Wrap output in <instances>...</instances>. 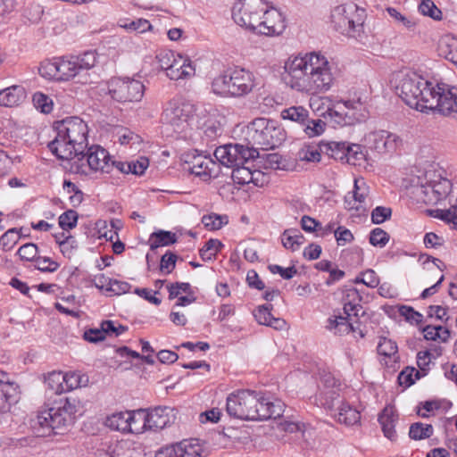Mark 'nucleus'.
Returning <instances> with one entry per match:
<instances>
[{
	"label": "nucleus",
	"mask_w": 457,
	"mask_h": 457,
	"mask_svg": "<svg viewBox=\"0 0 457 457\" xmlns=\"http://www.w3.org/2000/svg\"><path fill=\"white\" fill-rule=\"evenodd\" d=\"M284 80L295 90L318 95L331 88L334 77L328 59L312 52L288 60L285 64Z\"/></svg>",
	"instance_id": "obj_1"
},
{
	"label": "nucleus",
	"mask_w": 457,
	"mask_h": 457,
	"mask_svg": "<svg viewBox=\"0 0 457 457\" xmlns=\"http://www.w3.org/2000/svg\"><path fill=\"white\" fill-rule=\"evenodd\" d=\"M285 403L279 399L270 400L262 393L239 390L228 395L226 410L230 417L245 420H264L280 418Z\"/></svg>",
	"instance_id": "obj_2"
},
{
	"label": "nucleus",
	"mask_w": 457,
	"mask_h": 457,
	"mask_svg": "<svg viewBox=\"0 0 457 457\" xmlns=\"http://www.w3.org/2000/svg\"><path fill=\"white\" fill-rule=\"evenodd\" d=\"M56 137L48 144L50 151L61 160H71L84 152L87 142V125L79 117L57 121Z\"/></svg>",
	"instance_id": "obj_3"
},
{
	"label": "nucleus",
	"mask_w": 457,
	"mask_h": 457,
	"mask_svg": "<svg viewBox=\"0 0 457 457\" xmlns=\"http://www.w3.org/2000/svg\"><path fill=\"white\" fill-rule=\"evenodd\" d=\"M257 86L254 74L245 68L228 69L216 76L212 82V92L222 97H243Z\"/></svg>",
	"instance_id": "obj_4"
},
{
	"label": "nucleus",
	"mask_w": 457,
	"mask_h": 457,
	"mask_svg": "<svg viewBox=\"0 0 457 457\" xmlns=\"http://www.w3.org/2000/svg\"><path fill=\"white\" fill-rule=\"evenodd\" d=\"M433 84L425 79L415 71H408L403 74L399 84L396 86V94L411 108L426 112L429 104L426 99L432 96Z\"/></svg>",
	"instance_id": "obj_5"
},
{
	"label": "nucleus",
	"mask_w": 457,
	"mask_h": 457,
	"mask_svg": "<svg viewBox=\"0 0 457 457\" xmlns=\"http://www.w3.org/2000/svg\"><path fill=\"white\" fill-rule=\"evenodd\" d=\"M285 138V130L273 120L257 118L246 128L247 145L256 151L274 149L280 145Z\"/></svg>",
	"instance_id": "obj_6"
},
{
	"label": "nucleus",
	"mask_w": 457,
	"mask_h": 457,
	"mask_svg": "<svg viewBox=\"0 0 457 457\" xmlns=\"http://www.w3.org/2000/svg\"><path fill=\"white\" fill-rule=\"evenodd\" d=\"M79 408V402L77 399L61 398L54 402V406L37 415V423L41 428H50L57 434V430L73 424Z\"/></svg>",
	"instance_id": "obj_7"
},
{
	"label": "nucleus",
	"mask_w": 457,
	"mask_h": 457,
	"mask_svg": "<svg viewBox=\"0 0 457 457\" xmlns=\"http://www.w3.org/2000/svg\"><path fill=\"white\" fill-rule=\"evenodd\" d=\"M195 106L182 97L170 100L162 113V121L176 133L186 131L195 113Z\"/></svg>",
	"instance_id": "obj_8"
},
{
	"label": "nucleus",
	"mask_w": 457,
	"mask_h": 457,
	"mask_svg": "<svg viewBox=\"0 0 457 457\" xmlns=\"http://www.w3.org/2000/svg\"><path fill=\"white\" fill-rule=\"evenodd\" d=\"M267 4L264 0H238L232 7V18L237 25L255 32Z\"/></svg>",
	"instance_id": "obj_9"
},
{
	"label": "nucleus",
	"mask_w": 457,
	"mask_h": 457,
	"mask_svg": "<svg viewBox=\"0 0 457 457\" xmlns=\"http://www.w3.org/2000/svg\"><path fill=\"white\" fill-rule=\"evenodd\" d=\"M56 63L58 80H70L94 68L96 63V54L93 51H87L79 55L57 58Z\"/></svg>",
	"instance_id": "obj_10"
},
{
	"label": "nucleus",
	"mask_w": 457,
	"mask_h": 457,
	"mask_svg": "<svg viewBox=\"0 0 457 457\" xmlns=\"http://www.w3.org/2000/svg\"><path fill=\"white\" fill-rule=\"evenodd\" d=\"M429 104L428 111L457 118V87L445 83H437L433 89L432 96L426 99Z\"/></svg>",
	"instance_id": "obj_11"
},
{
	"label": "nucleus",
	"mask_w": 457,
	"mask_h": 457,
	"mask_svg": "<svg viewBox=\"0 0 457 457\" xmlns=\"http://www.w3.org/2000/svg\"><path fill=\"white\" fill-rule=\"evenodd\" d=\"M258 151L249 148V145L240 144H228L217 147L214 151V156L219 162L227 167L233 168L237 164L249 162L258 156Z\"/></svg>",
	"instance_id": "obj_12"
},
{
	"label": "nucleus",
	"mask_w": 457,
	"mask_h": 457,
	"mask_svg": "<svg viewBox=\"0 0 457 457\" xmlns=\"http://www.w3.org/2000/svg\"><path fill=\"white\" fill-rule=\"evenodd\" d=\"M108 91L118 102H137L144 96L145 86L137 79L113 78L108 82Z\"/></svg>",
	"instance_id": "obj_13"
},
{
	"label": "nucleus",
	"mask_w": 457,
	"mask_h": 457,
	"mask_svg": "<svg viewBox=\"0 0 457 457\" xmlns=\"http://www.w3.org/2000/svg\"><path fill=\"white\" fill-rule=\"evenodd\" d=\"M359 12L364 11L353 3L336 6L331 12V21L335 29L343 34L355 31L356 28L361 25Z\"/></svg>",
	"instance_id": "obj_14"
},
{
	"label": "nucleus",
	"mask_w": 457,
	"mask_h": 457,
	"mask_svg": "<svg viewBox=\"0 0 457 457\" xmlns=\"http://www.w3.org/2000/svg\"><path fill=\"white\" fill-rule=\"evenodd\" d=\"M281 117L300 125L309 137L320 136L325 131L326 123L320 119L311 120L309 111L300 105L284 109Z\"/></svg>",
	"instance_id": "obj_15"
},
{
	"label": "nucleus",
	"mask_w": 457,
	"mask_h": 457,
	"mask_svg": "<svg viewBox=\"0 0 457 457\" xmlns=\"http://www.w3.org/2000/svg\"><path fill=\"white\" fill-rule=\"evenodd\" d=\"M137 415L142 416L145 428L158 431L175 423L178 411L170 406H157L149 409L146 413L139 411Z\"/></svg>",
	"instance_id": "obj_16"
},
{
	"label": "nucleus",
	"mask_w": 457,
	"mask_h": 457,
	"mask_svg": "<svg viewBox=\"0 0 457 457\" xmlns=\"http://www.w3.org/2000/svg\"><path fill=\"white\" fill-rule=\"evenodd\" d=\"M337 107L338 110H330L329 115L334 117L335 122L340 126L351 125L366 118L364 113H358L362 109V104L360 100L341 101L337 104Z\"/></svg>",
	"instance_id": "obj_17"
},
{
	"label": "nucleus",
	"mask_w": 457,
	"mask_h": 457,
	"mask_svg": "<svg viewBox=\"0 0 457 457\" xmlns=\"http://www.w3.org/2000/svg\"><path fill=\"white\" fill-rule=\"evenodd\" d=\"M286 29V21L282 12L276 8H268L262 14V19L258 23L255 33L265 36L280 35Z\"/></svg>",
	"instance_id": "obj_18"
},
{
	"label": "nucleus",
	"mask_w": 457,
	"mask_h": 457,
	"mask_svg": "<svg viewBox=\"0 0 457 457\" xmlns=\"http://www.w3.org/2000/svg\"><path fill=\"white\" fill-rule=\"evenodd\" d=\"M80 154L82 156L79 161L82 162L86 159L87 168L91 170L102 173H111L113 170V164H110L112 158L109 153L100 145H92L86 154L83 153Z\"/></svg>",
	"instance_id": "obj_19"
},
{
	"label": "nucleus",
	"mask_w": 457,
	"mask_h": 457,
	"mask_svg": "<svg viewBox=\"0 0 457 457\" xmlns=\"http://www.w3.org/2000/svg\"><path fill=\"white\" fill-rule=\"evenodd\" d=\"M18 386L8 381L6 373L0 371V412L10 411L12 404L19 402Z\"/></svg>",
	"instance_id": "obj_20"
},
{
	"label": "nucleus",
	"mask_w": 457,
	"mask_h": 457,
	"mask_svg": "<svg viewBox=\"0 0 457 457\" xmlns=\"http://www.w3.org/2000/svg\"><path fill=\"white\" fill-rule=\"evenodd\" d=\"M218 164L210 157L204 155L194 156L191 161V166L188 170L192 174L207 180L212 177L215 178L218 175L216 168Z\"/></svg>",
	"instance_id": "obj_21"
},
{
	"label": "nucleus",
	"mask_w": 457,
	"mask_h": 457,
	"mask_svg": "<svg viewBox=\"0 0 457 457\" xmlns=\"http://www.w3.org/2000/svg\"><path fill=\"white\" fill-rule=\"evenodd\" d=\"M195 69L192 62L185 56L176 54L172 65L167 71V77L173 80L188 79L195 75Z\"/></svg>",
	"instance_id": "obj_22"
},
{
	"label": "nucleus",
	"mask_w": 457,
	"mask_h": 457,
	"mask_svg": "<svg viewBox=\"0 0 457 457\" xmlns=\"http://www.w3.org/2000/svg\"><path fill=\"white\" fill-rule=\"evenodd\" d=\"M378 353L383 356V361L387 368L394 370L397 368L400 356L398 354V347L395 341L386 337H380L377 346Z\"/></svg>",
	"instance_id": "obj_23"
},
{
	"label": "nucleus",
	"mask_w": 457,
	"mask_h": 457,
	"mask_svg": "<svg viewBox=\"0 0 457 457\" xmlns=\"http://www.w3.org/2000/svg\"><path fill=\"white\" fill-rule=\"evenodd\" d=\"M136 413L133 411H120L107 417L105 425L112 430L120 432H132V424L135 422Z\"/></svg>",
	"instance_id": "obj_24"
},
{
	"label": "nucleus",
	"mask_w": 457,
	"mask_h": 457,
	"mask_svg": "<svg viewBox=\"0 0 457 457\" xmlns=\"http://www.w3.org/2000/svg\"><path fill=\"white\" fill-rule=\"evenodd\" d=\"M398 137L386 130H379L370 134L369 141L378 152H389L395 148Z\"/></svg>",
	"instance_id": "obj_25"
},
{
	"label": "nucleus",
	"mask_w": 457,
	"mask_h": 457,
	"mask_svg": "<svg viewBox=\"0 0 457 457\" xmlns=\"http://www.w3.org/2000/svg\"><path fill=\"white\" fill-rule=\"evenodd\" d=\"M398 421V414L392 406H386L378 416V422L381 425L383 433L386 437L391 441L395 440L397 435L395 429Z\"/></svg>",
	"instance_id": "obj_26"
},
{
	"label": "nucleus",
	"mask_w": 457,
	"mask_h": 457,
	"mask_svg": "<svg viewBox=\"0 0 457 457\" xmlns=\"http://www.w3.org/2000/svg\"><path fill=\"white\" fill-rule=\"evenodd\" d=\"M271 310V304L260 305L253 311V316L256 321L261 325L269 326L275 329H281L286 325V322L283 319L273 317L270 312Z\"/></svg>",
	"instance_id": "obj_27"
},
{
	"label": "nucleus",
	"mask_w": 457,
	"mask_h": 457,
	"mask_svg": "<svg viewBox=\"0 0 457 457\" xmlns=\"http://www.w3.org/2000/svg\"><path fill=\"white\" fill-rule=\"evenodd\" d=\"M347 144L345 142H325L320 143V150L328 155L329 157L340 161L345 162Z\"/></svg>",
	"instance_id": "obj_28"
},
{
	"label": "nucleus",
	"mask_w": 457,
	"mask_h": 457,
	"mask_svg": "<svg viewBox=\"0 0 457 457\" xmlns=\"http://www.w3.org/2000/svg\"><path fill=\"white\" fill-rule=\"evenodd\" d=\"M24 97L21 87L12 86L0 90V106L12 107L20 104Z\"/></svg>",
	"instance_id": "obj_29"
},
{
	"label": "nucleus",
	"mask_w": 457,
	"mask_h": 457,
	"mask_svg": "<svg viewBox=\"0 0 457 457\" xmlns=\"http://www.w3.org/2000/svg\"><path fill=\"white\" fill-rule=\"evenodd\" d=\"M175 445L179 457H204V450L198 439L183 440Z\"/></svg>",
	"instance_id": "obj_30"
},
{
	"label": "nucleus",
	"mask_w": 457,
	"mask_h": 457,
	"mask_svg": "<svg viewBox=\"0 0 457 457\" xmlns=\"http://www.w3.org/2000/svg\"><path fill=\"white\" fill-rule=\"evenodd\" d=\"M339 392V386L322 390L319 395L316 396V401H319L323 407L330 411H335L337 407L343 403V400L340 399Z\"/></svg>",
	"instance_id": "obj_31"
},
{
	"label": "nucleus",
	"mask_w": 457,
	"mask_h": 457,
	"mask_svg": "<svg viewBox=\"0 0 457 457\" xmlns=\"http://www.w3.org/2000/svg\"><path fill=\"white\" fill-rule=\"evenodd\" d=\"M368 195V189L365 187V183L361 181L360 184L359 180L354 181V189L351 199L345 196V203L348 209H355L358 211L361 207V204L364 203Z\"/></svg>",
	"instance_id": "obj_32"
},
{
	"label": "nucleus",
	"mask_w": 457,
	"mask_h": 457,
	"mask_svg": "<svg viewBox=\"0 0 457 457\" xmlns=\"http://www.w3.org/2000/svg\"><path fill=\"white\" fill-rule=\"evenodd\" d=\"M335 411H337V420L348 426L356 424L361 419L360 412L344 402L337 407Z\"/></svg>",
	"instance_id": "obj_33"
},
{
	"label": "nucleus",
	"mask_w": 457,
	"mask_h": 457,
	"mask_svg": "<svg viewBox=\"0 0 457 457\" xmlns=\"http://www.w3.org/2000/svg\"><path fill=\"white\" fill-rule=\"evenodd\" d=\"M438 54L445 59L457 63V39L444 37L438 43Z\"/></svg>",
	"instance_id": "obj_34"
},
{
	"label": "nucleus",
	"mask_w": 457,
	"mask_h": 457,
	"mask_svg": "<svg viewBox=\"0 0 457 457\" xmlns=\"http://www.w3.org/2000/svg\"><path fill=\"white\" fill-rule=\"evenodd\" d=\"M149 242L151 250H154L161 246L173 245L177 242V236L170 231L159 230L151 234Z\"/></svg>",
	"instance_id": "obj_35"
},
{
	"label": "nucleus",
	"mask_w": 457,
	"mask_h": 457,
	"mask_svg": "<svg viewBox=\"0 0 457 457\" xmlns=\"http://www.w3.org/2000/svg\"><path fill=\"white\" fill-rule=\"evenodd\" d=\"M355 300L360 301L361 297L359 292L355 288H351L347 291L346 296L344 300V314L345 317L352 319V316L357 317L358 312L361 309L359 303H354Z\"/></svg>",
	"instance_id": "obj_36"
},
{
	"label": "nucleus",
	"mask_w": 457,
	"mask_h": 457,
	"mask_svg": "<svg viewBox=\"0 0 457 457\" xmlns=\"http://www.w3.org/2000/svg\"><path fill=\"white\" fill-rule=\"evenodd\" d=\"M328 322L327 328L328 329H336V333L340 335L348 334L355 330L352 319L343 315L335 316L334 319L330 318Z\"/></svg>",
	"instance_id": "obj_37"
},
{
	"label": "nucleus",
	"mask_w": 457,
	"mask_h": 457,
	"mask_svg": "<svg viewBox=\"0 0 457 457\" xmlns=\"http://www.w3.org/2000/svg\"><path fill=\"white\" fill-rule=\"evenodd\" d=\"M249 162H244V164H237L231 168V178L234 183L238 185H245L253 181L252 167L247 165Z\"/></svg>",
	"instance_id": "obj_38"
},
{
	"label": "nucleus",
	"mask_w": 457,
	"mask_h": 457,
	"mask_svg": "<svg viewBox=\"0 0 457 457\" xmlns=\"http://www.w3.org/2000/svg\"><path fill=\"white\" fill-rule=\"evenodd\" d=\"M281 241L287 249L295 251L303 244L304 237L300 230L296 228L286 229L281 237Z\"/></svg>",
	"instance_id": "obj_39"
},
{
	"label": "nucleus",
	"mask_w": 457,
	"mask_h": 457,
	"mask_svg": "<svg viewBox=\"0 0 457 457\" xmlns=\"http://www.w3.org/2000/svg\"><path fill=\"white\" fill-rule=\"evenodd\" d=\"M452 183L449 179L440 178L438 180L432 181V191H434L436 197H429V202L436 203L441 199L446 197L451 192Z\"/></svg>",
	"instance_id": "obj_40"
},
{
	"label": "nucleus",
	"mask_w": 457,
	"mask_h": 457,
	"mask_svg": "<svg viewBox=\"0 0 457 457\" xmlns=\"http://www.w3.org/2000/svg\"><path fill=\"white\" fill-rule=\"evenodd\" d=\"M45 382L47 387L55 394L61 395L65 392L63 385L65 382V377L64 373L62 371H53L48 373Z\"/></svg>",
	"instance_id": "obj_41"
},
{
	"label": "nucleus",
	"mask_w": 457,
	"mask_h": 457,
	"mask_svg": "<svg viewBox=\"0 0 457 457\" xmlns=\"http://www.w3.org/2000/svg\"><path fill=\"white\" fill-rule=\"evenodd\" d=\"M433 427L422 422H415L411 425L409 436L413 440H422L430 437L433 435Z\"/></svg>",
	"instance_id": "obj_42"
},
{
	"label": "nucleus",
	"mask_w": 457,
	"mask_h": 457,
	"mask_svg": "<svg viewBox=\"0 0 457 457\" xmlns=\"http://www.w3.org/2000/svg\"><path fill=\"white\" fill-rule=\"evenodd\" d=\"M366 152L364 147L357 144H347L345 162L351 165H358L360 162L365 160Z\"/></svg>",
	"instance_id": "obj_43"
},
{
	"label": "nucleus",
	"mask_w": 457,
	"mask_h": 457,
	"mask_svg": "<svg viewBox=\"0 0 457 457\" xmlns=\"http://www.w3.org/2000/svg\"><path fill=\"white\" fill-rule=\"evenodd\" d=\"M431 215L440 219L446 223H452L453 228L457 229V205H452L448 209H436L431 211Z\"/></svg>",
	"instance_id": "obj_44"
},
{
	"label": "nucleus",
	"mask_w": 457,
	"mask_h": 457,
	"mask_svg": "<svg viewBox=\"0 0 457 457\" xmlns=\"http://www.w3.org/2000/svg\"><path fill=\"white\" fill-rule=\"evenodd\" d=\"M223 246L221 242L218 239L211 238L200 249L199 253L204 261H210L215 258L216 254Z\"/></svg>",
	"instance_id": "obj_45"
},
{
	"label": "nucleus",
	"mask_w": 457,
	"mask_h": 457,
	"mask_svg": "<svg viewBox=\"0 0 457 457\" xmlns=\"http://www.w3.org/2000/svg\"><path fill=\"white\" fill-rule=\"evenodd\" d=\"M21 235L17 228H10L0 237V246L3 251L12 250L19 242Z\"/></svg>",
	"instance_id": "obj_46"
},
{
	"label": "nucleus",
	"mask_w": 457,
	"mask_h": 457,
	"mask_svg": "<svg viewBox=\"0 0 457 457\" xmlns=\"http://www.w3.org/2000/svg\"><path fill=\"white\" fill-rule=\"evenodd\" d=\"M321 153L320 144L317 146L308 145L299 150L297 156L301 161L319 162L320 161Z\"/></svg>",
	"instance_id": "obj_47"
},
{
	"label": "nucleus",
	"mask_w": 457,
	"mask_h": 457,
	"mask_svg": "<svg viewBox=\"0 0 457 457\" xmlns=\"http://www.w3.org/2000/svg\"><path fill=\"white\" fill-rule=\"evenodd\" d=\"M40 76L47 79L58 80V68L56 59L46 60L40 63L38 67Z\"/></svg>",
	"instance_id": "obj_48"
},
{
	"label": "nucleus",
	"mask_w": 457,
	"mask_h": 457,
	"mask_svg": "<svg viewBox=\"0 0 457 457\" xmlns=\"http://www.w3.org/2000/svg\"><path fill=\"white\" fill-rule=\"evenodd\" d=\"M419 11L425 16H428L435 21H441L443 18L441 10L434 4L432 0H422L419 5Z\"/></svg>",
	"instance_id": "obj_49"
},
{
	"label": "nucleus",
	"mask_w": 457,
	"mask_h": 457,
	"mask_svg": "<svg viewBox=\"0 0 457 457\" xmlns=\"http://www.w3.org/2000/svg\"><path fill=\"white\" fill-rule=\"evenodd\" d=\"M32 101L34 106L43 113H50L53 111V100L41 92H36Z\"/></svg>",
	"instance_id": "obj_50"
},
{
	"label": "nucleus",
	"mask_w": 457,
	"mask_h": 457,
	"mask_svg": "<svg viewBox=\"0 0 457 457\" xmlns=\"http://www.w3.org/2000/svg\"><path fill=\"white\" fill-rule=\"evenodd\" d=\"M202 222L204 227L210 230H216L221 228L224 224L228 223V217L226 215L221 216L216 213L204 215L202 219Z\"/></svg>",
	"instance_id": "obj_51"
},
{
	"label": "nucleus",
	"mask_w": 457,
	"mask_h": 457,
	"mask_svg": "<svg viewBox=\"0 0 457 457\" xmlns=\"http://www.w3.org/2000/svg\"><path fill=\"white\" fill-rule=\"evenodd\" d=\"M387 13L391 18H393L396 22L401 23L404 28L409 30H414L417 22L415 19L411 17H407L403 15L400 12H398L395 8L388 7L386 9Z\"/></svg>",
	"instance_id": "obj_52"
},
{
	"label": "nucleus",
	"mask_w": 457,
	"mask_h": 457,
	"mask_svg": "<svg viewBox=\"0 0 457 457\" xmlns=\"http://www.w3.org/2000/svg\"><path fill=\"white\" fill-rule=\"evenodd\" d=\"M420 378V372L419 370H415V368L407 367L398 375V382L401 386L409 387L414 384L415 379H419Z\"/></svg>",
	"instance_id": "obj_53"
},
{
	"label": "nucleus",
	"mask_w": 457,
	"mask_h": 457,
	"mask_svg": "<svg viewBox=\"0 0 457 457\" xmlns=\"http://www.w3.org/2000/svg\"><path fill=\"white\" fill-rule=\"evenodd\" d=\"M389 234L380 228H376L370 234V243L373 246L384 247L389 241Z\"/></svg>",
	"instance_id": "obj_54"
},
{
	"label": "nucleus",
	"mask_w": 457,
	"mask_h": 457,
	"mask_svg": "<svg viewBox=\"0 0 457 457\" xmlns=\"http://www.w3.org/2000/svg\"><path fill=\"white\" fill-rule=\"evenodd\" d=\"M78 213L76 211L68 210L59 217V226L63 230H69L77 226Z\"/></svg>",
	"instance_id": "obj_55"
},
{
	"label": "nucleus",
	"mask_w": 457,
	"mask_h": 457,
	"mask_svg": "<svg viewBox=\"0 0 457 457\" xmlns=\"http://www.w3.org/2000/svg\"><path fill=\"white\" fill-rule=\"evenodd\" d=\"M37 245L33 243H27L21 245L17 252V254L21 259L27 262H34L37 257Z\"/></svg>",
	"instance_id": "obj_56"
},
{
	"label": "nucleus",
	"mask_w": 457,
	"mask_h": 457,
	"mask_svg": "<svg viewBox=\"0 0 457 457\" xmlns=\"http://www.w3.org/2000/svg\"><path fill=\"white\" fill-rule=\"evenodd\" d=\"M121 28L126 29L129 31H136L137 33H144L152 29V25L149 21L145 19H137L129 23L120 24Z\"/></svg>",
	"instance_id": "obj_57"
},
{
	"label": "nucleus",
	"mask_w": 457,
	"mask_h": 457,
	"mask_svg": "<svg viewBox=\"0 0 457 457\" xmlns=\"http://www.w3.org/2000/svg\"><path fill=\"white\" fill-rule=\"evenodd\" d=\"M392 216V209L385 206H377L371 212V221L374 224H381Z\"/></svg>",
	"instance_id": "obj_58"
},
{
	"label": "nucleus",
	"mask_w": 457,
	"mask_h": 457,
	"mask_svg": "<svg viewBox=\"0 0 457 457\" xmlns=\"http://www.w3.org/2000/svg\"><path fill=\"white\" fill-rule=\"evenodd\" d=\"M177 259L178 256L175 253L167 252L161 258L160 270L165 274H170L175 269Z\"/></svg>",
	"instance_id": "obj_59"
},
{
	"label": "nucleus",
	"mask_w": 457,
	"mask_h": 457,
	"mask_svg": "<svg viewBox=\"0 0 457 457\" xmlns=\"http://www.w3.org/2000/svg\"><path fill=\"white\" fill-rule=\"evenodd\" d=\"M34 262H36V268L43 272H54L60 267L58 262L49 257L37 256Z\"/></svg>",
	"instance_id": "obj_60"
},
{
	"label": "nucleus",
	"mask_w": 457,
	"mask_h": 457,
	"mask_svg": "<svg viewBox=\"0 0 457 457\" xmlns=\"http://www.w3.org/2000/svg\"><path fill=\"white\" fill-rule=\"evenodd\" d=\"M135 449L125 447L124 444L116 445L111 453H104L101 457H136Z\"/></svg>",
	"instance_id": "obj_61"
},
{
	"label": "nucleus",
	"mask_w": 457,
	"mask_h": 457,
	"mask_svg": "<svg viewBox=\"0 0 457 457\" xmlns=\"http://www.w3.org/2000/svg\"><path fill=\"white\" fill-rule=\"evenodd\" d=\"M355 283H363L370 288L376 287L379 284V278L372 270H367L361 274V278H355Z\"/></svg>",
	"instance_id": "obj_62"
},
{
	"label": "nucleus",
	"mask_w": 457,
	"mask_h": 457,
	"mask_svg": "<svg viewBox=\"0 0 457 457\" xmlns=\"http://www.w3.org/2000/svg\"><path fill=\"white\" fill-rule=\"evenodd\" d=\"M175 56L176 54L174 52L163 50L157 54L156 60L159 66L167 72L172 65Z\"/></svg>",
	"instance_id": "obj_63"
},
{
	"label": "nucleus",
	"mask_w": 457,
	"mask_h": 457,
	"mask_svg": "<svg viewBox=\"0 0 457 457\" xmlns=\"http://www.w3.org/2000/svg\"><path fill=\"white\" fill-rule=\"evenodd\" d=\"M399 313L403 316L406 320L419 324L422 321V314L416 312L412 307L407 305H401L399 307Z\"/></svg>",
	"instance_id": "obj_64"
}]
</instances>
